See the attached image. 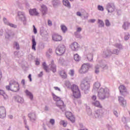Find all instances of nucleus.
Masks as SVG:
<instances>
[{"mask_svg":"<svg viewBox=\"0 0 130 130\" xmlns=\"http://www.w3.org/2000/svg\"><path fill=\"white\" fill-rule=\"evenodd\" d=\"M61 27V29L62 30V31L65 33V32H67V30H68V28H67V26H66V25H61L60 26Z\"/></svg>","mask_w":130,"mask_h":130,"instance_id":"nucleus-30","label":"nucleus"},{"mask_svg":"<svg viewBox=\"0 0 130 130\" xmlns=\"http://www.w3.org/2000/svg\"><path fill=\"white\" fill-rule=\"evenodd\" d=\"M92 104L93 105H94V106H96V107H98L99 108H102V106L100 104V102H99L98 101L92 103Z\"/></svg>","mask_w":130,"mask_h":130,"instance_id":"nucleus-22","label":"nucleus"},{"mask_svg":"<svg viewBox=\"0 0 130 130\" xmlns=\"http://www.w3.org/2000/svg\"><path fill=\"white\" fill-rule=\"evenodd\" d=\"M70 47L74 51H76L79 48V44L77 42H74L71 45Z\"/></svg>","mask_w":130,"mask_h":130,"instance_id":"nucleus-10","label":"nucleus"},{"mask_svg":"<svg viewBox=\"0 0 130 130\" xmlns=\"http://www.w3.org/2000/svg\"><path fill=\"white\" fill-rule=\"evenodd\" d=\"M56 106L62 110H64V108H66V105L61 100L56 102Z\"/></svg>","mask_w":130,"mask_h":130,"instance_id":"nucleus-8","label":"nucleus"},{"mask_svg":"<svg viewBox=\"0 0 130 130\" xmlns=\"http://www.w3.org/2000/svg\"><path fill=\"white\" fill-rule=\"evenodd\" d=\"M6 37V38H10V37H11V36L9 34H7Z\"/></svg>","mask_w":130,"mask_h":130,"instance_id":"nucleus-60","label":"nucleus"},{"mask_svg":"<svg viewBox=\"0 0 130 130\" xmlns=\"http://www.w3.org/2000/svg\"><path fill=\"white\" fill-rule=\"evenodd\" d=\"M29 12L31 16H38L39 15V13L37 12L35 9H30Z\"/></svg>","mask_w":130,"mask_h":130,"instance_id":"nucleus-15","label":"nucleus"},{"mask_svg":"<svg viewBox=\"0 0 130 130\" xmlns=\"http://www.w3.org/2000/svg\"><path fill=\"white\" fill-rule=\"evenodd\" d=\"M53 100H55V101H56V102H58V101H60V98L53 94Z\"/></svg>","mask_w":130,"mask_h":130,"instance_id":"nucleus-31","label":"nucleus"},{"mask_svg":"<svg viewBox=\"0 0 130 130\" xmlns=\"http://www.w3.org/2000/svg\"><path fill=\"white\" fill-rule=\"evenodd\" d=\"M16 100L18 101V102H22V101H23V99H22V98H20V97H18L17 98H16Z\"/></svg>","mask_w":130,"mask_h":130,"instance_id":"nucleus-39","label":"nucleus"},{"mask_svg":"<svg viewBox=\"0 0 130 130\" xmlns=\"http://www.w3.org/2000/svg\"><path fill=\"white\" fill-rule=\"evenodd\" d=\"M105 23L106 26H110V22H109V20H106L105 21Z\"/></svg>","mask_w":130,"mask_h":130,"instance_id":"nucleus-41","label":"nucleus"},{"mask_svg":"<svg viewBox=\"0 0 130 130\" xmlns=\"http://www.w3.org/2000/svg\"><path fill=\"white\" fill-rule=\"evenodd\" d=\"M114 113V114H117V112L115 111Z\"/></svg>","mask_w":130,"mask_h":130,"instance_id":"nucleus-63","label":"nucleus"},{"mask_svg":"<svg viewBox=\"0 0 130 130\" xmlns=\"http://www.w3.org/2000/svg\"><path fill=\"white\" fill-rule=\"evenodd\" d=\"M50 123H51V125H48L49 128H50L51 129H53V128H55V126H54V124H55V120H54V119H50Z\"/></svg>","mask_w":130,"mask_h":130,"instance_id":"nucleus-13","label":"nucleus"},{"mask_svg":"<svg viewBox=\"0 0 130 130\" xmlns=\"http://www.w3.org/2000/svg\"><path fill=\"white\" fill-rule=\"evenodd\" d=\"M6 114V109L5 107H0V114Z\"/></svg>","mask_w":130,"mask_h":130,"instance_id":"nucleus-27","label":"nucleus"},{"mask_svg":"<svg viewBox=\"0 0 130 130\" xmlns=\"http://www.w3.org/2000/svg\"><path fill=\"white\" fill-rule=\"evenodd\" d=\"M7 25H8V26H10V27H12V28H16L17 27V25H15V24H14L13 23H11L10 22H9Z\"/></svg>","mask_w":130,"mask_h":130,"instance_id":"nucleus-34","label":"nucleus"},{"mask_svg":"<svg viewBox=\"0 0 130 130\" xmlns=\"http://www.w3.org/2000/svg\"><path fill=\"white\" fill-rule=\"evenodd\" d=\"M34 27V32L35 34H37V29L35 27V25H33Z\"/></svg>","mask_w":130,"mask_h":130,"instance_id":"nucleus-42","label":"nucleus"},{"mask_svg":"<svg viewBox=\"0 0 130 130\" xmlns=\"http://www.w3.org/2000/svg\"><path fill=\"white\" fill-rule=\"evenodd\" d=\"M71 89L73 92V97L74 98H81V92L79 89V87L76 85L73 84L71 87Z\"/></svg>","mask_w":130,"mask_h":130,"instance_id":"nucleus-2","label":"nucleus"},{"mask_svg":"<svg viewBox=\"0 0 130 130\" xmlns=\"http://www.w3.org/2000/svg\"><path fill=\"white\" fill-rule=\"evenodd\" d=\"M3 21L4 22V23L8 25L9 21H8V20L7 19V18H3Z\"/></svg>","mask_w":130,"mask_h":130,"instance_id":"nucleus-40","label":"nucleus"},{"mask_svg":"<svg viewBox=\"0 0 130 130\" xmlns=\"http://www.w3.org/2000/svg\"><path fill=\"white\" fill-rule=\"evenodd\" d=\"M66 117H67V118H68V119H69V120H70L71 122H73V123L75 122V118L74 115L67 114L66 115Z\"/></svg>","mask_w":130,"mask_h":130,"instance_id":"nucleus-12","label":"nucleus"},{"mask_svg":"<svg viewBox=\"0 0 130 130\" xmlns=\"http://www.w3.org/2000/svg\"><path fill=\"white\" fill-rule=\"evenodd\" d=\"M129 38V37L128 36H125L124 37L125 40H128V39Z\"/></svg>","mask_w":130,"mask_h":130,"instance_id":"nucleus-58","label":"nucleus"},{"mask_svg":"<svg viewBox=\"0 0 130 130\" xmlns=\"http://www.w3.org/2000/svg\"><path fill=\"white\" fill-rule=\"evenodd\" d=\"M41 12L43 15H46L47 13V7L45 5H42L41 6Z\"/></svg>","mask_w":130,"mask_h":130,"instance_id":"nucleus-14","label":"nucleus"},{"mask_svg":"<svg viewBox=\"0 0 130 130\" xmlns=\"http://www.w3.org/2000/svg\"><path fill=\"white\" fill-rule=\"evenodd\" d=\"M119 102L121 105L123 107L126 106V100H124L123 98L119 97Z\"/></svg>","mask_w":130,"mask_h":130,"instance_id":"nucleus-9","label":"nucleus"},{"mask_svg":"<svg viewBox=\"0 0 130 130\" xmlns=\"http://www.w3.org/2000/svg\"><path fill=\"white\" fill-rule=\"evenodd\" d=\"M66 86H67V87H68V88H70V86H71V84L69 82H66Z\"/></svg>","mask_w":130,"mask_h":130,"instance_id":"nucleus-48","label":"nucleus"},{"mask_svg":"<svg viewBox=\"0 0 130 130\" xmlns=\"http://www.w3.org/2000/svg\"><path fill=\"white\" fill-rule=\"evenodd\" d=\"M66 52V46L64 45H60L56 49V53L57 55H62Z\"/></svg>","mask_w":130,"mask_h":130,"instance_id":"nucleus-3","label":"nucleus"},{"mask_svg":"<svg viewBox=\"0 0 130 130\" xmlns=\"http://www.w3.org/2000/svg\"><path fill=\"white\" fill-rule=\"evenodd\" d=\"M95 118H99V119H100L101 117H102V115L101 114H95L94 115Z\"/></svg>","mask_w":130,"mask_h":130,"instance_id":"nucleus-38","label":"nucleus"},{"mask_svg":"<svg viewBox=\"0 0 130 130\" xmlns=\"http://www.w3.org/2000/svg\"><path fill=\"white\" fill-rule=\"evenodd\" d=\"M98 23L100 24V26H101V27H103L104 26V22H103V21L99 19Z\"/></svg>","mask_w":130,"mask_h":130,"instance_id":"nucleus-32","label":"nucleus"},{"mask_svg":"<svg viewBox=\"0 0 130 130\" xmlns=\"http://www.w3.org/2000/svg\"><path fill=\"white\" fill-rule=\"evenodd\" d=\"M54 89L55 90H56V91H59V92H60V88H58V87H54Z\"/></svg>","mask_w":130,"mask_h":130,"instance_id":"nucleus-45","label":"nucleus"},{"mask_svg":"<svg viewBox=\"0 0 130 130\" xmlns=\"http://www.w3.org/2000/svg\"><path fill=\"white\" fill-rule=\"evenodd\" d=\"M40 64V62L39 61H36V64L37 65V66H39V64Z\"/></svg>","mask_w":130,"mask_h":130,"instance_id":"nucleus-59","label":"nucleus"},{"mask_svg":"<svg viewBox=\"0 0 130 130\" xmlns=\"http://www.w3.org/2000/svg\"><path fill=\"white\" fill-rule=\"evenodd\" d=\"M50 66L51 67V70L52 71L53 73H55V72H56V66L54 64V61L53 60L51 61Z\"/></svg>","mask_w":130,"mask_h":130,"instance_id":"nucleus-11","label":"nucleus"},{"mask_svg":"<svg viewBox=\"0 0 130 130\" xmlns=\"http://www.w3.org/2000/svg\"><path fill=\"white\" fill-rule=\"evenodd\" d=\"M90 66L88 64H83L79 70L80 74H85L89 71Z\"/></svg>","mask_w":130,"mask_h":130,"instance_id":"nucleus-5","label":"nucleus"},{"mask_svg":"<svg viewBox=\"0 0 130 130\" xmlns=\"http://www.w3.org/2000/svg\"><path fill=\"white\" fill-rule=\"evenodd\" d=\"M95 73V74H98V73H99V68H96Z\"/></svg>","mask_w":130,"mask_h":130,"instance_id":"nucleus-55","label":"nucleus"},{"mask_svg":"<svg viewBox=\"0 0 130 130\" xmlns=\"http://www.w3.org/2000/svg\"><path fill=\"white\" fill-rule=\"evenodd\" d=\"M21 84L23 85V86H25V80L23 79L21 81Z\"/></svg>","mask_w":130,"mask_h":130,"instance_id":"nucleus-56","label":"nucleus"},{"mask_svg":"<svg viewBox=\"0 0 130 130\" xmlns=\"http://www.w3.org/2000/svg\"><path fill=\"white\" fill-rule=\"evenodd\" d=\"M62 4L63 6L67 7V8L71 9V3H70V1H69V0H63Z\"/></svg>","mask_w":130,"mask_h":130,"instance_id":"nucleus-17","label":"nucleus"},{"mask_svg":"<svg viewBox=\"0 0 130 130\" xmlns=\"http://www.w3.org/2000/svg\"><path fill=\"white\" fill-rule=\"evenodd\" d=\"M28 116L30 120L32 122L36 120V115L35 114H28Z\"/></svg>","mask_w":130,"mask_h":130,"instance_id":"nucleus-19","label":"nucleus"},{"mask_svg":"<svg viewBox=\"0 0 130 130\" xmlns=\"http://www.w3.org/2000/svg\"><path fill=\"white\" fill-rule=\"evenodd\" d=\"M2 79V71H0V80Z\"/></svg>","mask_w":130,"mask_h":130,"instance_id":"nucleus-62","label":"nucleus"},{"mask_svg":"<svg viewBox=\"0 0 130 130\" xmlns=\"http://www.w3.org/2000/svg\"><path fill=\"white\" fill-rule=\"evenodd\" d=\"M25 94H26L27 96H29L31 100H33V94H32V93L30 92L28 90H25Z\"/></svg>","mask_w":130,"mask_h":130,"instance_id":"nucleus-23","label":"nucleus"},{"mask_svg":"<svg viewBox=\"0 0 130 130\" xmlns=\"http://www.w3.org/2000/svg\"><path fill=\"white\" fill-rule=\"evenodd\" d=\"M52 39L54 41H61L62 40V37L57 34H54L52 36Z\"/></svg>","mask_w":130,"mask_h":130,"instance_id":"nucleus-7","label":"nucleus"},{"mask_svg":"<svg viewBox=\"0 0 130 130\" xmlns=\"http://www.w3.org/2000/svg\"><path fill=\"white\" fill-rule=\"evenodd\" d=\"M119 90L121 95H123V96H125V95L127 94V90L124 85H120L119 87Z\"/></svg>","mask_w":130,"mask_h":130,"instance_id":"nucleus-6","label":"nucleus"},{"mask_svg":"<svg viewBox=\"0 0 130 130\" xmlns=\"http://www.w3.org/2000/svg\"><path fill=\"white\" fill-rule=\"evenodd\" d=\"M21 15L22 17V18H21V20L22 21H26V17H25V13L24 12H19L18 13V15L20 16Z\"/></svg>","mask_w":130,"mask_h":130,"instance_id":"nucleus-26","label":"nucleus"},{"mask_svg":"<svg viewBox=\"0 0 130 130\" xmlns=\"http://www.w3.org/2000/svg\"><path fill=\"white\" fill-rule=\"evenodd\" d=\"M48 24L49 26H51L52 25V22H51L50 20H48Z\"/></svg>","mask_w":130,"mask_h":130,"instance_id":"nucleus-50","label":"nucleus"},{"mask_svg":"<svg viewBox=\"0 0 130 130\" xmlns=\"http://www.w3.org/2000/svg\"><path fill=\"white\" fill-rule=\"evenodd\" d=\"M15 46L16 47V49H20V47L19 46V44L15 43Z\"/></svg>","mask_w":130,"mask_h":130,"instance_id":"nucleus-47","label":"nucleus"},{"mask_svg":"<svg viewBox=\"0 0 130 130\" xmlns=\"http://www.w3.org/2000/svg\"><path fill=\"white\" fill-rule=\"evenodd\" d=\"M28 79H29L30 82H32V78L31 77V74H29L28 77Z\"/></svg>","mask_w":130,"mask_h":130,"instance_id":"nucleus-53","label":"nucleus"},{"mask_svg":"<svg viewBox=\"0 0 130 130\" xmlns=\"http://www.w3.org/2000/svg\"><path fill=\"white\" fill-rule=\"evenodd\" d=\"M81 59V57H80V56L78 54H76L74 55V60L76 61H79Z\"/></svg>","mask_w":130,"mask_h":130,"instance_id":"nucleus-28","label":"nucleus"},{"mask_svg":"<svg viewBox=\"0 0 130 130\" xmlns=\"http://www.w3.org/2000/svg\"><path fill=\"white\" fill-rule=\"evenodd\" d=\"M95 21H96L95 19H90L89 20V22L90 23H94L95 22Z\"/></svg>","mask_w":130,"mask_h":130,"instance_id":"nucleus-51","label":"nucleus"},{"mask_svg":"<svg viewBox=\"0 0 130 130\" xmlns=\"http://www.w3.org/2000/svg\"><path fill=\"white\" fill-rule=\"evenodd\" d=\"M107 93H106V91L104 88H101L99 91L98 97L100 99L103 100V99H105L106 98V95Z\"/></svg>","mask_w":130,"mask_h":130,"instance_id":"nucleus-4","label":"nucleus"},{"mask_svg":"<svg viewBox=\"0 0 130 130\" xmlns=\"http://www.w3.org/2000/svg\"><path fill=\"white\" fill-rule=\"evenodd\" d=\"M130 27V23L128 21H125L124 22L122 28L124 29V30H127Z\"/></svg>","mask_w":130,"mask_h":130,"instance_id":"nucleus-18","label":"nucleus"},{"mask_svg":"<svg viewBox=\"0 0 130 130\" xmlns=\"http://www.w3.org/2000/svg\"><path fill=\"white\" fill-rule=\"evenodd\" d=\"M87 58L88 60H92V59H93V56L92 55H89L87 56Z\"/></svg>","mask_w":130,"mask_h":130,"instance_id":"nucleus-43","label":"nucleus"},{"mask_svg":"<svg viewBox=\"0 0 130 130\" xmlns=\"http://www.w3.org/2000/svg\"><path fill=\"white\" fill-rule=\"evenodd\" d=\"M24 122L25 128H26L27 130H29V126H28V125H27V121L24 119Z\"/></svg>","mask_w":130,"mask_h":130,"instance_id":"nucleus-37","label":"nucleus"},{"mask_svg":"<svg viewBox=\"0 0 130 130\" xmlns=\"http://www.w3.org/2000/svg\"><path fill=\"white\" fill-rule=\"evenodd\" d=\"M110 128H111V126L109 125V129H110Z\"/></svg>","mask_w":130,"mask_h":130,"instance_id":"nucleus-64","label":"nucleus"},{"mask_svg":"<svg viewBox=\"0 0 130 130\" xmlns=\"http://www.w3.org/2000/svg\"><path fill=\"white\" fill-rule=\"evenodd\" d=\"M43 67L44 70H45L47 72V71H48V67H47V66H46V63L43 62Z\"/></svg>","mask_w":130,"mask_h":130,"instance_id":"nucleus-33","label":"nucleus"},{"mask_svg":"<svg viewBox=\"0 0 130 130\" xmlns=\"http://www.w3.org/2000/svg\"><path fill=\"white\" fill-rule=\"evenodd\" d=\"M92 100H93V101H95V100H96V99H97V98H96V96L93 95V96L92 97Z\"/></svg>","mask_w":130,"mask_h":130,"instance_id":"nucleus-57","label":"nucleus"},{"mask_svg":"<svg viewBox=\"0 0 130 130\" xmlns=\"http://www.w3.org/2000/svg\"><path fill=\"white\" fill-rule=\"evenodd\" d=\"M76 15L77 16H79V17H81V16H82V13L80 12H77Z\"/></svg>","mask_w":130,"mask_h":130,"instance_id":"nucleus-49","label":"nucleus"},{"mask_svg":"<svg viewBox=\"0 0 130 130\" xmlns=\"http://www.w3.org/2000/svg\"><path fill=\"white\" fill-rule=\"evenodd\" d=\"M122 120L124 123L126 122V118L125 117L122 118Z\"/></svg>","mask_w":130,"mask_h":130,"instance_id":"nucleus-52","label":"nucleus"},{"mask_svg":"<svg viewBox=\"0 0 130 130\" xmlns=\"http://www.w3.org/2000/svg\"><path fill=\"white\" fill-rule=\"evenodd\" d=\"M81 128L78 129V130H88V129L87 128H84L83 129V127H80Z\"/></svg>","mask_w":130,"mask_h":130,"instance_id":"nucleus-61","label":"nucleus"},{"mask_svg":"<svg viewBox=\"0 0 130 130\" xmlns=\"http://www.w3.org/2000/svg\"><path fill=\"white\" fill-rule=\"evenodd\" d=\"M99 88H100V84L99 83V82L95 83L94 84L93 89H94V90H96V89H99Z\"/></svg>","mask_w":130,"mask_h":130,"instance_id":"nucleus-29","label":"nucleus"},{"mask_svg":"<svg viewBox=\"0 0 130 130\" xmlns=\"http://www.w3.org/2000/svg\"><path fill=\"white\" fill-rule=\"evenodd\" d=\"M60 125H62L64 127H66L68 125V122L65 120H61L60 121Z\"/></svg>","mask_w":130,"mask_h":130,"instance_id":"nucleus-25","label":"nucleus"},{"mask_svg":"<svg viewBox=\"0 0 130 130\" xmlns=\"http://www.w3.org/2000/svg\"><path fill=\"white\" fill-rule=\"evenodd\" d=\"M6 89L8 91H12L13 92H18V90H19V84L18 82L12 80L10 84L9 85L6 86Z\"/></svg>","mask_w":130,"mask_h":130,"instance_id":"nucleus-1","label":"nucleus"},{"mask_svg":"<svg viewBox=\"0 0 130 130\" xmlns=\"http://www.w3.org/2000/svg\"><path fill=\"white\" fill-rule=\"evenodd\" d=\"M77 32H81V31H82V28L81 27L77 28Z\"/></svg>","mask_w":130,"mask_h":130,"instance_id":"nucleus-54","label":"nucleus"},{"mask_svg":"<svg viewBox=\"0 0 130 130\" xmlns=\"http://www.w3.org/2000/svg\"><path fill=\"white\" fill-rule=\"evenodd\" d=\"M8 117H9V118H10V119H13V118H14V116L12 114L8 115Z\"/></svg>","mask_w":130,"mask_h":130,"instance_id":"nucleus-44","label":"nucleus"},{"mask_svg":"<svg viewBox=\"0 0 130 130\" xmlns=\"http://www.w3.org/2000/svg\"><path fill=\"white\" fill-rule=\"evenodd\" d=\"M0 95H2L5 99H7L8 98V95L5 93L3 90L0 89Z\"/></svg>","mask_w":130,"mask_h":130,"instance_id":"nucleus-24","label":"nucleus"},{"mask_svg":"<svg viewBox=\"0 0 130 130\" xmlns=\"http://www.w3.org/2000/svg\"><path fill=\"white\" fill-rule=\"evenodd\" d=\"M98 9L99 11H104V8L102 6L99 5L98 6Z\"/></svg>","mask_w":130,"mask_h":130,"instance_id":"nucleus-36","label":"nucleus"},{"mask_svg":"<svg viewBox=\"0 0 130 130\" xmlns=\"http://www.w3.org/2000/svg\"><path fill=\"white\" fill-rule=\"evenodd\" d=\"M107 10L109 13H112L114 11V6L108 4L107 5Z\"/></svg>","mask_w":130,"mask_h":130,"instance_id":"nucleus-16","label":"nucleus"},{"mask_svg":"<svg viewBox=\"0 0 130 130\" xmlns=\"http://www.w3.org/2000/svg\"><path fill=\"white\" fill-rule=\"evenodd\" d=\"M6 117V114H0V118H5Z\"/></svg>","mask_w":130,"mask_h":130,"instance_id":"nucleus-46","label":"nucleus"},{"mask_svg":"<svg viewBox=\"0 0 130 130\" xmlns=\"http://www.w3.org/2000/svg\"><path fill=\"white\" fill-rule=\"evenodd\" d=\"M60 75L61 78H62V79H67V78L68 77V75L66 73V71H64V70L61 71V72L60 73Z\"/></svg>","mask_w":130,"mask_h":130,"instance_id":"nucleus-20","label":"nucleus"},{"mask_svg":"<svg viewBox=\"0 0 130 130\" xmlns=\"http://www.w3.org/2000/svg\"><path fill=\"white\" fill-rule=\"evenodd\" d=\"M32 49L35 51L36 50V41L34 38H33L32 40Z\"/></svg>","mask_w":130,"mask_h":130,"instance_id":"nucleus-21","label":"nucleus"},{"mask_svg":"<svg viewBox=\"0 0 130 130\" xmlns=\"http://www.w3.org/2000/svg\"><path fill=\"white\" fill-rule=\"evenodd\" d=\"M69 74L71 76V77H73L74 75H75V71L74 70H71Z\"/></svg>","mask_w":130,"mask_h":130,"instance_id":"nucleus-35","label":"nucleus"}]
</instances>
